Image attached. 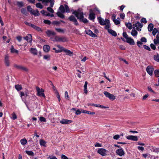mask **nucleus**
Instances as JSON below:
<instances>
[{
    "mask_svg": "<svg viewBox=\"0 0 159 159\" xmlns=\"http://www.w3.org/2000/svg\"><path fill=\"white\" fill-rule=\"evenodd\" d=\"M27 9L28 11L30 12V13L32 12V11H33V9H32V8L30 6H28L27 7Z\"/></svg>",
    "mask_w": 159,
    "mask_h": 159,
    "instance_id": "13d9d810",
    "label": "nucleus"
},
{
    "mask_svg": "<svg viewBox=\"0 0 159 159\" xmlns=\"http://www.w3.org/2000/svg\"><path fill=\"white\" fill-rule=\"evenodd\" d=\"M154 74L156 76L158 77L159 76V70H155L154 71Z\"/></svg>",
    "mask_w": 159,
    "mask_h": 159,
    "instance_id": "8fccbe9b",
    "label": "nucleus"
},
{
    "mask_svg": "<svg viewBox=\"0 0 159 159\" xmlns=\"http://www.w3.org/2000/svg\"><path fill=\"white\" fill-rule=\"evenodd\" d=\"M46 33L47 36L48 37H50L52 35H56V33L54 31L48 30L46 32Z\"/></svg>",
    "mask_w": 159,
    "mask_h": 159,
    "instance_id": "dca6fc26",
    "label": "nucleus"
},
{
    "mask_svg": "<svg viewBox=\"0 0 159 159\" xmlns=\"http://www.w3.org/2000/svg\"><path fill=\"white\" fill-rule=\"evenodd\" d=\"M105 25L106 26H105V28L108 31V29H109V28H110V23L108 24H107Z\"/></svg>",
    "mask_w": 159,
    "mask_h": 159,
    "instance_id": "603ef678",
    "label": "nucleus"
},
{
    "mask_svg": "<svg viewBox=\"0 0 159 159\" xmlns=\"http://www.w3.org/2000/svg\"><path fill=\"white\" fill-rule=\"evenodd\" d=\"M113 21L116 25H119L120 24L119 18H117V19L114 20Z\"/></svg>",
    "mask_w": 159,
    "mask_h": 159,
    "instance_id": "4c0bfd02",
    "label": "nucleus"
},
{
    "mask_svg": "<svg viewBox=\"0 0 159 159\" xmlns=\"http://www.w3.org/2000/svg\"><path fill=\"white\" fill-rule=\"evenodd\" d=\"M88 84V82L87 81H85V84L84 85V93L87 94L88 93V91L87 90V86Z\"/></svg>",
    "mask_w": 159,
    "mask_h": 159,
    "instance_id": "c85d7f7f",
    "label": "nucleus"
},
{
    "mask_svg": "<svg viewBox=\"0 0 159 159\" xmlns=\"http://www.w3.org/2000/svg\"><path fill=\"white\" fill-rule=\"evenodd\" d=\"M21 144L22 145H25L26 144L27 141L25 139H21L20 140Z\"/></svg>",
    "mask_w": 159,
    "mask_h": 159,
    "instance_id": "473e14b6",
    "label": "nucleus"
},
{
    "mask_svg": "<svg viewBox=\"0 0 159 159\" xmlns=\"http://www.w3.org/2000/svg\"><path fill=\"white\" fill-rule=\"evenodd\" d=\"M98 19L100 24L101 25H104L110 22V21L108 19H105V20H104L103 19L100 17H98Z\"/></svg>",
    "mask_w": 159,
    "mask_h": 159,
    "instance_id": "39448f33",
    "label": "nucleus"
},
{
    "mask_svg": "<svg viewBox=\"0 0 159 159\" xmlns=\"http://www.w3.org/2000/svg\"><path fill=\"white\" fill-rule=\"evenodd\" d=\"M141 22L144 23H146L147 22V21L145 18H143L141 19Z\"/></svg>",
    "mask_w": 159,
    "mask_h": 159,
    "instance_id": "69168bd1",
    "label": "nucleus"
},
{
    "mask_svg": "<svg viewBox=\"0 0 159 159\" xmlns=\"http://www.w3.org/2000/svg\"><path fill=\"white\" fill-rule=\"evenodd\" d=\"M141 41L142 42H147V39L145 37H142L141 39Z\"/></svg>",
    "mask_w": 159,
    "mask_h": 159,
    "instance_id": "774afa93",
    "label": "nucleus"
},
{
    "mask_svg": "<svg viewBox=\"0 0 159 159\" xmlns=\"http://www.w3.org/2000/svg\"><path fill=\"white\" fill-rule=\"evenodd\" d=\"M32 27L33 28H34V29L35 30H37V31H42V30H41V29L34 25V24H33V25H32Z\"/></svg>",
    "mask_w": 159,
    "mask_h": 159,
    "instance_id": "b1692460",
    "label": "nucleus"
},
{
    "mask_svg": "<svg viewBox=\"0 0 159 159\" xmlns=\"http://www.w3.org/2000/svg\"><path fill=\"white\" fill-rule=\"evenodd\" d=\"M143 47L145 49L147 50L148 51L151 50V49L148 46L144 45H143Z\"/></svg>",
    "mask_w": 159,
    "mask_h": 159,
    "instance_id": "6e6d98bb",
    "label": "nucleus"
},
{
    "mask_svg": "<svg viewBox=\"0 0 159 159\" xmlns=\"http://www.w3.org/2000/svg\"><path fill=\"white\" fill-rule=\"evenodd\" d=\"M31 13L34 15V16H39L40 15L38 10H33Z\"/></svg>",
    "mask_w": 159,
    "mask_h": 159,
    "instance_id": "aec40b11",
    "label": "nucleus"
},
{
    "mask_svg": "<svg viewBox=\"0 0 159 159\" xmlns=\"http://www.w3.org/2000/svg\"><path fill=\"white\" fill-rule=\"evenodd\" d=\"M4 62L5 65L7 66H9L10 65V62L9 60V57L7 55L5 56L4 60Z\"/></svg>",
    "mask_w": 159,
    "mask_h": 159,
    "instance_id": "4468645a",
    "label": "nucleus"
},
{
    "mask_svg": "<svg viewBox=\"0 0 159 159\" xmlns=\"http://www.w3.org/2000/svg\"><path fill=\"white\" fill-rule=\"evenodd\" d=\"M65 97L66 99H69V96L68 94V92L66 91L65 93Z\"/></svg>",
    "mask_w": 159,
    "mask_h": 159,
    "instance_id": "864d4df0",
    "label": "nucleus"
},
{
    "mask_svg": "<svg viewBox=\"0 0 159 159\" xmlns=\"http://www.w3.org/2000/svg\"><path fill=\"white\" fill-rule=\"evenodd\" d=\"M116 153L119 156L121 157L125 154V152L122 148H119L117 149L116 151Z\"/></svg>",
    "mask_w": 159,
    "mask_h": 159,
    "instance_id": "9b49d317",
    "label": "nucleus"
},
{
    "mask_svg": "<svg viewBox=\"0 0 159 159\" xmlns=\"http://www.w3.org/2000/svg\"><path fill=\"white\" fill-rule=\"evenodd\" d=\"M126 42L130 45H134V40L130 37H128L126 39Z\"/></svg>",
    "mask_w": 159,
    "mask_h": 159,
    "instance_id": "f3484780",
    "label": "nucleus"
},
{
    "mask_svg": "<svg viewBox=\"0 0 159 159\" xmlns=\"http://www.w3.org/2000/svg\"><path fill=\"white\" fill-rule=\"evenodd\" d=\"M148 30L151 32L153 30V25L152 23H150L148 26Z\"/></svg>",
    "mask_w": 159,
    "mask_h": 159,
    "instance_id": "cd10ccee",
    "label": "nucleus"
},
{
    "mask_svg": "<svg viewBox=\"0 0 159 159\" xmlns=\"http://www.w3.org/2000/svg\"><path fill=\"white\" fill-rule=\"evenodd\" d=\"M125 25L129 29L131 30L132 28V24L130 23H125Z\"/></svg>",
    "mask_w": 159,
    "mask_h": 159,
    "instance_id": "c9c22d12",
    "label": "nucleus"
},
{
    "mask_svg": "<svg viewBox=\"0 0 159 159\" xmlns=\"http://www.w3.org/2000/svg\"><path fill=\"white\" fill-rule=\"evenodd\" d=\"M43 22L45 23V24H47L48 25H49L51 24V21L48 20H44V21H43Z\"/></svg>",
    "mask_w": 159,
    "mask_h": 159,
    "instance_id": "bf43d9fd",
    "label": "nucleus"
},
{
    "mask_svg": "<svg viewBox=\"0 0 159 159\" xmlns=\"http://www.w3.org/2000/svg\"><path fill=\"white\" fill-rule=\"evenodd\" d=\"M30 52L34 55H36L37 54V49L35 48H31L30 50Z\"/></svg>",
    "mask_w": 159,
    "mask_h": 159,
    "instance_id": "4be33fe9",
    "label": "nucleus"
},
{
    "mask_svg": "<svg viewBox=\"0 0 159 159\" xmlns=\"http://www.w3.org/2000/svg\"><path fill=\"white\" fill-rule=\"evenodd\" d=\"M72 14H74L78 19H79L82 22L86 23L88 22V20L86 19L83 18L84 16L83 12H79L78 10L75 11L72 13Z\"/></svg>",
    "mask_w": 159,
    "mask_h": 159,
    "instance_id": "f257e3e1",
    "label": "nucleus"
},
{
    "mask_svg": "<svg viewBox=\"0 0 159 159\" xmlns=\"http://www.w3.org/2000/svg\"><path fill=\"white\" fill-rule=\"evenodd\" d=\"M120 138V136L119 135H116L113 136V139L116 140Z\"/></svg>",
    "mask_w": 159,
    "mask_h": 159,
    "instance_id": "680f3d73",
    "label": "nucleus"
},
{
    "mask_svg": "<svg viewBox=\"0 0 159 159\" xmlns=\"http://www.w3.org/2000/svg\"><path fill=\"white\" fill-rule=\"evenodd\" d=\"M126 138L129 140L134 141H137L138 140L137 136L133 135H129L126 137Z\"/></svg>",
    "mask_w": 159,
    "mask_h": 159,
    "instance_id": "ddd939ff",
    "label": "nucleus"
},
{
    "mask_svg": "<svg viewBox=\"0 0 159 159\" xmlns=\"http://www.w3.org/2000/svg\"><path fill=\"white\" fill-rule=\"evenodd\" d=\"M72 122L71 120L63 119L60 121V123L62 124H68L72 123Z\"/></svg>",
    "mask_w": 159,
    "mask_h": 159,
    "instance_id": "f8f14e48",
    "label": "nucleus"
},
{
    "mask_svg": "<svg viewBox=\"0 0 159 159\" xmlns=\"http://www.w3.org/2000/svg\"><path fill=\"white\" fill-rule=\"evenodd\" d=\"M137 44L139 47H140L143 44V43L141 41H139L137 42Z\"/></svg>",
    "mask_w": 159,
    "mask_h": 159,
    "instance_id": "338daca9",
    "label": "nucleus"
},
{
    "mask_svg": "<svg viewBox=\"0 0 159 159\" xmlns=\"http://www.w3.org/2000/svg\"><path fill=\"white\" fill-rule=\"evenodd\" d=\"M154 43L155 44H159V40L157 39H154Z\"/></svg>",
    "mask_w": 159,
    "mask_h": 159,
    "instance_id": "e2e57ef3",
    "label": "nucleus"
},
{
    "mask_svg": "<svg viewBox=\"0 0 159 159\" xmlns=\"http://www.w3.org/2000/svg\"><path fill=\"white\" fill-rule=\"evenodd\" d=\"M152 34L153 35H155V34H156L157 33V31H158V30H157L156 29V28H154L153 30H152Z\"/></svg>",
    "mask_w": 159,
    "mask_h": 159,
    "instance_id": "49530a36",
    "label": "nucleus"
},
{
    "mask_svg": "<svg viewBox=\"0 0 159 159\" xmlns=\"http://www.w3.org/2000/svg\"><path fill=\"white\" fill-rule=\"evenodd\" d=\"M36 89L37 92V95L38 96L40 97H43L44 98H45V96L43 93L44 92V90L42 89H40V88L38 87H36Z\"/></svg>",
    "mask_w": 159,
    "mask_h": 159,
    "instance_id": "7ed1b4c3",
    "label": "nucleus"
},
{
    "mask_svg": "<svg viewBox=\"0 0 159 159\" xmlns=\"http://www.w3.org/2000/svg\"><path fill=\"white\" fill-rule=\"evenodd\" d=\"M154 58L155 60L156 61L159 62V55H157V56H154Z\"/></svg>",
    "mask_w": 159,
    "mask_h": 159,
    "instance_id": "5fc2aeb1",
    "label": "nucleus"
},
{
    "mask_svg": "<svg viewBox=\"0 0 159 159\" xmlns=\"http://www.w3.org/2000/svg\"><path fill=\"white\" fill-rule=\"evenodd\" d=\"M153 69L152 66H148L146 68V71L150 75L152 74Z\"/></svg>",
    "mask_w": 159,
    "mask_h": 159,
    "instance_id": "9d476101",
    "label": "nucleus"
},
{
    "mask_svg": "<svg viewBox=\"0 0 159 159\" xmlns=\"http://www.w3.org/2000/svg\"><path fill=\"white\" fill-rule=\"evenodd\" d=\"M39 120L41 122H46V119L43 117H39Z\"/></svg>",
    "mask_w": 159,
    "mask_h": 159,
    "instance_id": "c03bdc74",
    "label": "nucleus"
},
{
    "mask_svg": "<svg viewBox=\"0 0 159 159\" xmlns=\"http://www.w3.org/2000/svg\"><path fill=\"white\" fill-rule=\"evenodd\" d=\"M56 94H57V97L58 98V100L59 101H60L61 98H60V95L58 92L57 91V90H56Z\"/></svg>",
    "mask_w": 159,
    "mask_h": 159,
    "instance_id": "3c124183",
    "label": "nucleus"
},
{
    "mask_svg": "<svg viewBox=\"0 0 159 159\" xmlns=\"http://www.w3.org/2000/svg\"><path fill=\"white\" fill-rule=\"evenodd\" d=\"M36 6L37 7L42 9L43 8V6L40 3H38L36 4Z\"/></svg>",
    "mask_w": 159,
    "mask_h": 159,
    "instance_id": "a19ab883",
    "label": "nucleus"
},
{
    "mask_svg": "<svg viewBox=\"0 0 159 159\" xmlns=\"http://www.w3.org/2000/svg\"><path fill=\"white\" fill-rule=\"evenodd\" d=\"M50 57L49 55H45L43 56V58L45 59L49 60Z\"/></svg>",
    "mask_w": 159,
    "mask_h": 159,
    "instance_id": "4d7b16f0",
    "label": "nucleus"
},
{
    "mask_svg": "<svg viewBox=\"0 0 159 159\" xmlns=\"http://www.w3.org/2000/svg\"><path fill=\"white\" fill-rule=\"evenodd\" d=\"M53 41H56L58 42H65L68 41L67 39L65 37H60L58 36H56L54 38V40Z\"/></svg>",
    "mask_w": 159,
    "mask_h": 159,
    "instance_id": "f03ea898",
    "label": "nucleus"
},
{
    "mask_svg": "<svg viewBox=\"0 0 159 159\" xmlns=\"http://www.w3.org/2000/svg\"><path fill=\"white\" fill-rule=\"evenodd\" d=\"M12 117L11 119L13 120H15L16 119H17V117L16 115L14 112H13L11 114Z\"/></svg>",
    "mask_w": 159,
    "mask_h": 159,
    "instance_id": "79ce46f5",
    "label": "nucleus"
},
{
    "mask_svg": "<svg viewBox=\"0 0 159 159\" xmlns=\"http://www.w3.org/2000/svg\"><path fill=\"white\" fill-rule=\"evenodd\" d=\"M63 51L66 53V55H68L69 56H72L73 54L72 52L66 49H63Z\"/></svg>",
    "mask_w": 159,
    "mask_h": 159,
    "instance_id": "a211bd4d",
    "label": "nucleus"
},
{
    "mask_svg": "<svg viewBox=\"0 0 159 159\" xmlns=\"http://www.w3.org/2000/svg\"><path fill=\"white\" fill-rule=\"evenodd\" d=\"M57 14L59 17L63 19L65 17L64 15L62 13H61V12H60L59 11L57 12Z\"/></svg>",
    "mask_w": 159,
    "mask_h": 159,
    "instance_id": "c756f323",
    "label": "nucleus"
},
{
    "mask_svg": "<svg viewBox=\"0 0 159 159\" xmlns=\"http://www.w3.org/2000/svg\"><path fill=\"white\" fill-rule=\"evenodd\" d=\"M40 143L41 145L44 146L45 145L46 142L44 140L42 139H40Z\"/></svg>",
    "mask_w": 159,
    "mask_h": 159,
    "instance_id": "a18cd8bd",
    "label": "nucleus"
},
{
    "mask_svg": "<svg viewBox=\"0 0 159 159\" xmlns=\"http://www.w3.org/2000/svg\"><path fill=\"white\" fill-rule=\"evenodd\" d=\"M134 27H133V29L136 28L137 30L138 31H140L141 30V28L143 26L140 23L138 22L135 24H133Z\"/></svg>",
    "mask_w": 159,
    "mask_h": 159,
    "instance_id": "0eeeda50",
    "label": "nucleus"
},
{
    "mask_svg": "<svg viewBox=\"0 0 159 159\" xmlns=\"http://www.w3.org/2000/svg\"><path fill=\"white\" fill-rule=\"evenodd\" d=\"M24 39L29 42H31L32 40V37L30 34H28L26 37L24 38Z\"/></svg>",
    "mask_w": 159,
    "mask_h": 159,
    "instance_id": "6ab92c4d",
    "label": "nucleus"
},
{
    "mask_svg": "<svg viewBox=\"0 0 159 159\" xmlns=\"http://www.w3.org/2000/svg\"><path fill=\"white\" fill-rule=\"evenodd\" d=\"M65 9L66 10V11L67 12H69L70 10L68 6L67 5H64Z\"/></svg>",
    "mask_w": 159,
    "mask_h": 159,
    "instance_id": "09e8293b",
    "label": "nucleus"
},
{
    "mask_svg": "<svg viewBox=\"0 0 159 159\" xmlns=\"http://www.w3.org/2000/svg\"><path fill=\"white\" fill-rule=\"evenodd\" d=\"M14 67L17 69L20 70L25 72H27L29 71V69L21 65L15 64L14 65Z\"/></svg>",
    "mask_w": 159,
    "mask_h": 159,
    "instance_id": "423d86ee",
    "label": "nucleus"
},
{
    "mask_svg": "<svg viewBox=\"0 0 159 159\" xmlns=\"http://www.w3.org/2000/svg\"><path fill=\"white\" fill-rule=\"evenodd\" d=\"M68 19L70 21L73 22L75 25H79V24L77 22V20L74 16H70L68 18Z\"/></svg>",
    "mask_w": 159,
    "mask_h": 159,
    "instance_id": "1a4fd4ad",
    "label": "nucleus"
},
{
    "mask_svg": "<svg viewBox=\"0 0 159 159\" xmlns=\"http://www.w3.org/2000/svg\"><path fill=\"white\" fill-rule=\"evenodd\" d=\"M131 34L133 36H136L137 35L138 32L135 30H132L131 32Z\"/></svg>",
    "mask_w": 159,
    "mask_h": 159,
    "instance_id": "2f4dec72",
    "label": "nucleus"
},
{
    "mask_svg": "<svg viewBox=\"0 0 159 159\" xmlns=\"http://www.w3.org/2000/svg\"><path fill=\"white\" fill-rule=\"evenodd\" d=\"M17 5L18 7H21L23 6V2H17Z\"/></svg>",
    "mask_w": 159,
    "mask_h": 159,
    "instance_id": "58836bf2",
    "label": "nucleus"
},
{
    "mask_svg": "<svg viewBox=\"0 0 159 159\" xmlns=\"http://www.w3.org/2000/svg\"><path fill=\"white\" fill-rule=\"evenodd\" d=\"M25 152L27 154L31 156H34V153L32 151H26Z\"/></svg>",
    "mask_w": 159,
    "mask_h": 159,
    "instance_id": "f704fd0d",
    "label": "nucleus"
},
{
    "mask_svg": "<svg viewBox=\"0 0 159 159\" xmlns=\"http://www.w3.org/2000/svg\"><path fill=\"white\" fill-rule=\"evenodd\" d=\"M59 10L62 13H64L65 12V9L63 5H61L60 6L59 8Z\"/></svg>",
    "mask_w": 159,
    "mask_h": 159,
    "instance_id": "e433bc0d",
    "label": "nucleus"
},
{
    "mask_svg": "<svg viewBox=\"0 0 159 159\" xmlns=\"http://www.w3.org/2000/svg\"><path fill=\"white\" fill-rule=\"evenodd\" d=\"M108 32L114 36H116L117 35L116 32L111 29H108Z\"/></svg>",
    "mask_w": 159,
    "mask_h": 159,
    "instance_id": "a878e982",
    "label": "nucleus"
},
{
    "mask_svg": "<svg viewBox=\"0 0 159 159\" xmlns=\"http://www.w3.org/2000/svg\"><path fill=\"white\" fill-rule=\"evenodd\" d=\"M21 11L23 14L27 15V12L25 9L24 8H22L21 10Z\"/></svg>",
    "mask_w": 159,
    "mask_h": 159,
    "instance_id": "ea45409f",
    "label": "nucleus"
},
{
    "mask_svg": "<svg viewBox=\"0 0 159 159\" xmlns=\"http://www.w3.org/2000/svg\"><path fill=\"white\" fill-rule=\"evenodd\" d=\"M50 46L48 45H45L43 46V50L46 52H48L50 50Z\"/></svg>",
    "mask_w": 159,
    "mask_h": 159,
    "instance_id": "393cba45",
    "label": "nucleus"
},
{
    "mask_svg": "<svg viewBox=\"0 0 159 159\" xmlns=\"http://www.w3.org/2000/svg\"><path fill=\"white\" fill-rule=\"evenodd\" d=\"M103 94L106 97L108 98L111 101L114 100L116 99L115 96L107 91H104L103 92Z\"/></svg>",
    "mask_w": 159,
    "mask_h": 159,
    "instance_id": "20e7f679",
    "label": "nucleus"
},
{
    "mask_svg": "<svg viewBox=\"0 0 159 159\" xmlns=\"http://www.w3.org/2000/svg\"><path fill=\"white\" fill-rule=\"evenodd\" d=\"M10 49L11 52L12 53H18V51L15 49L13 46H11Z\"/></svg>",
    "mask_w": 159,
    "mask_h": 159,
    "instance_id": "7c9ffc66",
    "label": "nucleus"
},
{
    "mask_svg": "<svg viewBox=\"0 0 159 159\" xmlns=\"http://www.w3.org/2000/svg\"><path fill=\"white\" fill-rule=\"evenodd\" d=\"M56 46L58 48L60 49H59V50H56V51L55 52L56 53L60 52L62 51H63V49H64V48H63V47H61V46L60 45H57Z\"/></svg>",
    "mask_w": 159,
    "mask_h": 159,
    "instance_id": "5701e85b",
    "label": "nucleus"
},
{
    "mask_svg": "<svg viewBox=\"0 0 159 159\" xmlns=\"http://www.w3.org/2000/svg\"><path fill=\"white\" fill-rule=\"evenodd\" d=\"M95 18V14L93 13H90L89 14V18L91 20H93Z\"/></svg>",
    "mask_w": 159,
    "mask_h": 159,
    "instance_id": "bb28decb",
    "label": "nucleus"
},
{
    "mask_svg": "<svg viewBox=\"0 0 159 159\" xmlns=\"http://www.w3.org/2000/svg\"><path fill=\"white\" fill-rule=\"evenodd\" d=\"M86 33L90 35L92 37H97V35L93 33L91 30H88L85 31Z\"/></svg>",
    "mask_w": 159,
    "mask_h": 159,
    "instance_id": "2eb2a0df",
    "label": "nucleus"
},
{
    "mask_svg": "<svg viewBox=\"0 0 159 159\" xmlns=\"http://www.w3.org/2000/svg\"><path fill=\"white\" fill-rule=\"evenodd\" d=\"M150 47L153 50H155L156 48V47L155 45L153 44V43H151L150 44Z\"/></svg>",
    "mask_w": 159,
    "mask_h": 159,
    "instance_id": "0e129e2a",
    "label": "nucleus"
},
{
    "mask_svg": "<svg viewBox=\"0 0 159 159\" xmlns=\"http://www.w3.org/2000/svg\"><path fill=\"white\" fill-rule=\"evenodd\" d=\"M108 151L106 149L101 148L99 149L97 151V152L100 154L102 156H105L107 155V152Z\"/></svg>",
    "mask_w": 159,
    "mask_h": 159,
    "instance_id": "6e6552de",
    "label": "nucleus"
},
{
    "mask_svg": "<svg viewBox=\"0 0 159 159\" xmlns=\"http://www.w3.org/2000/svg\"><path fill=\"white\" fill-rule=\"evenodd\" d=\"M81 112L83 113H87L90 115H93L95 114V112H94L90 111L84 110H82Z\"/></svg>",
    "mask_w": 159,
    "mask_h": 159,
    "instance_id": "412c9836",
    "label": "nucleus"
},
{
    "mask_svg": "<svg viewBox=\"0 0 159 159\" xmlns=\"http://www.w3.org/2000/svg\"><path fill=\"white\" fill-rule=\"evenodd\" d=\"M55 30L58 32L64 33V31L61 28H55Z\"/></svg>",
    "mask_w": 159,
    "mask_h": 159,
    "instance_id": "37998d69",
    "label": "nucleus"
},
{
    "mask_svg": "<svg viewBox=\"0 0 159 159\" xmlns=\"http://www.w3.org/2000/svg\"><path fill=\"white\" fill-rule=\"evenodd\" d=\"M123 37L126 39L129 37L126 32H124L123 33Z\"/></svg>",
    "mask_w": 159,
    "mask_h": 159,
    "instance_id": "052dcab7",
    "label": "nucleus"
},
{
    "mask_svg": "<svg viewBox=\"0 0 159 159\" xmlns=\"http://www.w3.org/2000/svg\"><path fill=\"white\" fill-rule=\"evenodd\" d=\"M15 89L18 91L22 89L21 86L20 85L17 84L15 85Z\"/></svg>",
    "mask_w": 159,
    "mask_h": 159,
    "instance_id": "72a5a7b5",
    "label": "nucleus"
},
{
    "mask_svg": "<svg viewBox=\"0 0 159 159\" xmlns=\"http://www.w3.org/2000/svg\"><path fill=\"white\" fill-rule=\"evenodd\" d=\"M47 9L48 11L52 13H54V10H53L51 7H48L47 8Z\"/></svg>",
    "mask_w": 159,
    "mask_h": 159,
    "instance_id": "de8ad7c7",
    "label": "nucleus"
}]
</instances>
